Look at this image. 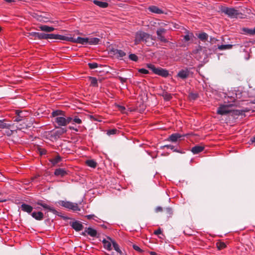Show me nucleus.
I'll return each mask as SVG.
<instances>
[{
	"instance_id": "nucleus-1",
	"label": "nucleus",
	"mask_w": 255,
	"mask_h": 255,
	"mask_svg": "<svg viewBox=\"0 0 255 255\" xmlns=\"http://www.w3.org/2000/svg\"><path fill=\"white\" fill-rule=\"evenodd\" d=\"M154 39L152 35L142 31H137L135 35L134 44L137 45L141 42H144L148 46L153 44L152 40Z\"/></svg>"
},
{
	"instance_id": "nucleus-2",
	"label": "nucleus",
	"mask_w": 255,
	"mask_h": 255,
	"mask_svg": "<svg viewBox=\"0 0 255 255\" xmlns=\"http://www.w3.org/2000/svg\"><path fill=\"white\" fill-rule=\"evenodd\" d=\"M221 10L222 12L224 13L231 18H244L243 13L235 8L223 6L221 8Z\"/></svg>"
},
{
	"instance_id": "nucleus-3",
	"label": "nucleus",
	"mask_w": 255,
	"mask_h": 255,
	"mask_svg": "<svg viewBox=\"0 0 255 255\" xmlns=\"http://www.w3.org/2000/svg\"><path fill=\"white\" fill-rule=\"evenodd\" d=\"M167 31V29L165 28L159 27L157 29L156 32L157 39L160 42L168 43L170 42L169 40H172V39L170 38L171 36H165V34Z\"/></svg>"
},
{
	"instance_id": "nucleus-4",
	"label": "nucleus",
	"mask_w": 255,
	"mask_h": 255,
	"mask_svg": "<svg viewBox=\"0 0 255 255\" xmlns=\"http://www.w3.org/2000/svg\"><path fill=\"white\" fill-rule=\"evenodd\" d=\"M146 67L152 71V72L158 76H162L163 77H167L169 73L168 71L164 69L161 67H156L154 65L149 63L146 64Z\"/></svg>"
},
{
	"instance_id": "nucleus-5",
	"label": "nucleus",
	"mask_w": 255,
	"mask_h": 255,
	"mask_svg": "<svg viewBox=\"0 0 255 255\" xmlns=\"http://www.w3.org/2000/svg\"><path fill=\"white\" fill-rule=\"evenodd\" d=\"M59 204L69 210H72L73 211H80V209L78 206V204L74 203L70 201H60L58 202Z\"/></svg>"
},
{
	"instance_id": "nucleus-6",
	"label": "nucleus",
	"mask_w": 255,
	"mask_h": 255,
	"mask_svg": "<svg viewBox=\"0 0 255 255\" xmlns=\"http://www.w3.org/2000/svg\"><path fill=\"white\" fill-rule=\"evenodd\" d=\"M35 204H37L42 206L43 208L47 209L49 211L51 212L54 214L57 215L60 217H62L61 213L56 211L53 207H51L47 204L43 203V201L39 200L35 203Z\"/></svg>"
},
{
	"instance_id": "nucleus-7",
	"label": "nucleus",
	"mask_w": 255,
	"mask_h": 255,
	"mask_svg": "<svg viewBox=\"0 0 255 255\" xmlns=\"http://www.w3.org/2000/svg\"><path fill=\"white\" fill-rule=\"evenodd\" d=\"M66 41L81 44L83 45H86L88 44V38L78 37L77 38H75L72 37L67 36Z\"/></svg>"
},
{
	"instance_id": "nucleus-8",
	"label": "nucleus",
	"mask_w": 255,
	"mask_h": 255,
	"mask_svg": "<svg viewBox=\"0 0 255 255\" xmlns=\"http://www.w3.org/2000/svg\"><path fill=\"white\" fill-rule=\"evenodd\" d=\"M232 105H221L217 110V113L221 115H226L231 112V110L229 109V107Z\"/></svg>"
},
{
	"instance_id": "nucleus-9",
	"label": "nucleus",
	"mask_w": 255,
	"mask_h": 255,
	"mask_svg": "<svg viewBox=\"0 0 255 255\" xmlns=\"http://www.w3.org/2000/svg\"><path fill=\"white\" fill-rule=\"evenodd\" d=\"M67 37L65 36L59 35V34H45L44 36V39H58L60 40H67Z\"/></svg>"
},
{
	"instance_id": "nucleus-10",
	"label": "nucleus",
	"mask_w": 255,
	"mask_h": 255,
	"mask_svg": "<svg viewBox=\"0 0 255 255\" xmlns=\"http://www.w3.org/2000/svg\"><path fill=\"white\" fill-rule=\"evenodd\" d=\"M55 128L57 129L53 132L51 134L52 137L57 138L60 137L64 133H66L67 131L66 128H58L55 126Z\"/></svg>"
},
{
	"instance_id": "nucleus-11",
	"label": "nucleus",
	"mask_w": 255,
	"mask_h": 255,
	"mask_svg": "<svg viewBox=\"0 0 255 255\" xmlns=\"http://www.w3.org/2000/svg\"><path fill=\"white\" fill-rule=\"evenodd\" d=\"M187 134H181L179 133H175L171 134L167 139V140L172 142H176L178 140H182Z\"/></svg>"
},
{
	"instance_id": "nucleus-12",
	"label": "nucleus",
	"mask_w": 255,
	"mask_h": 255,
	"mask_svg": "<svg viewBox=\"0 0 255 255\" xmlns=\"http://www.w3.org/2000/svg\"><path fill=\"white\" fill-rule=\"evenodd\" d=\"M190 75V71L189 70L186 68L185 69H181L180 70L177 75V76L183 80L187 79Z\"/></svg>"
},
{
	"instance_id": "nucleus-13",
	"label": "nucleus",
	"mask_w": 255,
	"mask_h": 255,
	"mask_svg": "<svg viewBox=\"0 0 255 255\" xmlns=\"http://www.w3.org/2000/svg\"><path fill=\"white\" fill-rule=\"evenodd\" d=\"M16 116L14 117V121L15 122H20L22 121L24 118L26 117V115L27 114L26 112L22 111H16Z\"/></svg>"
},
{
	"instance_id": "nucleus-14",
	"label": "nucleus",
	"mask_w": 255,
	"mask_h": 255,
	"mask_svg": "<svg viewBox=\"0 0 255 255\" xmlns=\"http://www.w3.org/2000/svg\"><path fill=\"white\" fill-rule=\"evenodd\" d=\"M54 122L58 127H65L66 126L65 117H64V116L56 117L54 119Z\"/></svg>"
},
{
	"instance_id": "nucleus-15",
	"label": "nucleus",
	"mask_w": 255,
	"mask_h": 255,
	"mask_svg": "<svg viewBox=\"0 0 255 255\" xmlns=\"http://www.w3.org/2000/svg\"><path fill=\"white\" fill-rule=\"evenodd\" d=\"M86 233L92 237H96L97 235V231L91 227L86 228L84 232L82 233V235L86 236Z\"/></svg>"
},
{
	"instance_id": "nucleus-16",
	"label": "nucleus",
	"mask_w": 255,
	"mask_h": 255,
	"mask_svg": "<svg viewBox=\"0 0 255 255\" xmlns=\"http://www.w3.org/2000/svg\"><path fill=\"white\" fill-rule=\"evenodd\" d=\"M27 36H31L34 38H37L38 39H44L45 33H39L36 32H31L28 33Z\"/></svg>"
},
{
	"instance_id": "nucleus-17",
	"label": "nucleus",
	"mask_w": 255,
	"mask_h": 255,
	"mask_svg": "<svg viewBox=\"0 0 255 255\" xmlns=\"http://www.w3.org/2000/svg\"><path fill=\"white\" fill-rule=\"evenodd\" d=\"M68 174V172L64 168H57L55 170L54 175L61 177H64Z\"/></svg>"
},
{
	"instance_id": "nucleus-18",
	"label": "nucleus",
	"mask_w": 255,
	"mask_h": 255,
	"mask_svg": "<svg viewBox=\"0 0 255 255\" xmlns=\"http://www.w3.org/2000/svg\"><path fill=\"white\" fill-rule=\"evenodd\" d=\"M204 148L205 147L203 145H196L191 148V151L193 154H196L203 151Z\"/></svg>"
},
{
	"instance_id": "nucleus-19",
	"label": "nucleus",
	"mask_w": 255,
	"mask_h": 255,
	"mask_svg": "<svg viewBox=\"0 0 255 255\" xmlns=\"http://www.w3.org/2000/svg\"><path fill=\"white\" fill-rule=\"evenodd\" d=\"M72 227L76 231H80L83 228V226L79 221L73 222L71 224Z\"/></svg>"
},
{
	"instance_id": "nucleus-20",
	"label": "nucleus",
	"mask_w": 255,
	"mask_h": 255,
	"mask_svg": "<svg viewBox=\"0 0 255 255\" xmlns=\"http://www.w3.org/2000/svg\"><path fill=\"white\" fill-rule=\"evenodd\" d=\"M148 9L149 11L156 13V14H162L164 13V11L158 8L157 6L155 5H151L148 7Z\"/></svg>"
},
{
	"instance_id": "nucleus-21",
	"label": "nucleus",
	"mask_w": 255,
	"mask_h": 255,
	"mask_svg": "<svg viewBox=\"0 0 255 255\" xmlns=\"http://www.w3.org/2000/svg\"><path fill=\"white\" fill-rule=\"evenodd\" d=\"M21 209L23 212H27L28 214L31 213L33 210V207L29 205L22 203L21 205Z\"/></svg>"
},
{
	"instance_id": "nucleus-22",
	"label": "nucleus",
	"mask_w": 255,
	"mask_h": 255,
	"mask_svg": "<svg viewBox=\"0 0 255 255\" xmlns=\"http://www.w3.org/2000/svg\"><path fill=\"white\" fill-rule=\"evenodd\" d=\"M31 216L36 220L40 221L44 218L43 214L40 212H33L31 214Z\"/></svg>"
},
{
	"instance_id": "nucleus-23",
	"label": "nucleus",
	"mask_w": 255,
	"mask_h": 255,
	"mask_svg": "<svg viewBox=\"0 0 255 255\" xmlns=\"http://www.w3.org/2000/svg\"><path fill=\"white\" fill-rule=\"evenodd\" d=\"M11 124L7 122L5 119L0 120V128L9 129Z\"/></svg>"
},
{
	"instance_id": "nucleus-24",
	"label": "nucleus",
	"mask_w": 255,
	"mask_h": 255,
	"mask_svg": "<svg viewBox=\"0 0 255 255\" xmlns=\"http://www.w3.org/2000/svg\"><path fill=\"white\" fill-rule=\"evenodd\" d=\"M93 3L101 8H106L109 5L108 2L105 1H101L98 0H94Z\"/></svg>"
},
{
	"instance_id": "nucleus-25",
	"label": "nucleus",
	"mask_w": 255,
	"mask_h": 255,
	"mask_svg": "<svg viewBox=\"0 0 255 255\" xmlns=\"http://www.w3.org/2000/svg\"><path fill=\"white\" fill-rule=\"evenodd\" d=\"M165 147L167 148H168V149H170L171 150H172L173 152H178V153H184V152L180 150H178L177 148H175V146H174L173 145H171V144L164 145L161 146V148L163 149L164 148H165Z\"/></svg>"
},
{
	"instance_id": "nucleus-26",
	"label": "nucleus",
	"mask_w": 255,
	"mask_h": 255,
	"mask_svg": "<svg viewBox=\"0 0 255 255\" xmlns=\"http://www.w3.org/2000/svg\"><path fill=\"white\" fill-rule=\"evenodd\" d=\"M39 28L41 30L47 32L53 31L55 29V28L53 27L49 26L46 25H41L39 26Z\"/></svg>"
},
{
	"instance_id": "nucleus-27",
	"label": "nucleus",
	"mask_w": 255,
	"mask_h": 255,
	"mask_svg": "<svg viewBox=\"0 0 255 255\" xmlns=\"http://www.w3.org/2000/svg\"><path fill=\"white\" fill-rule=\"evenodd\" d=\"M88 44L90 45H96L98 44L100 41V39L96 37H88Z\"/></svg>"
},
{
	"instance_id": "nucleus-28",
	"label": "nucleus",
	"mask_w": 255,
	"mask_h": 255,
	"mask_svg": "<svg viewBox=\"0 0 255 255\" xmlns=\"http://www.w3.org/2000/svg\"><path fill=\"white\" fill-rule=\"evenodd\" d=\"M114 54L117 55L118 58H122L126 56V53L123 50L116 49L113 50Z\"/></svg>"
},
{
	"instance_id": "nucleus-29",
	"label": "nucleus",
	"mask_w": 255,
	"mask_h": 255,
	"mask_svg": "<svg viewBox=\"0 0 255 255\" xmlns=\"http://www.w3.org/2000/svg\"><path fill=\"white\" fill-rule=\"evenodd\" d=\"M186 34L183 36V40L184 42H188L194 37L193 34L189 31H186Z\"/></svg>"
},
{
	"instance_id": "nucleus-30",
	"label": "nucleus",
	"mask_w": 255,
	"mask_h": 255,
	"mask_svg": "<svg viewBox=\"0 0 255 255\" xmlns=\"http://www.w3.org/2000/svg\"><path fill=\"white\" fill-rule=\"evenodd\" d=\"M108 238L111 241L114 250L116 251L118 253L121 254L122 252L120 250L118 244L114 240H112L111 238L109 237H108Z\"/></svg>"
},
{
	"instance_id": "nucleus-31",
	"label": "nucleus",
	"mask_w": 255,
	"mask_h": 255,
	"mask_svg": "<svg viewBox=\"0 0 255 255\" xmlns=\"http://www.w3.org/2000/svg\"><path fill=\"white\" fill-rule=\"evenodd\" d=\"M102 243L104 245V247L105 249L111 251L112 250V247H111V242H109L108 241H107L105 239H104L102 241Z\"/></svg>"
},
{
	"instance_id": "nucleus-32",
	"label": "nucleus",
	"mask_w": 255,
	"mask_h": 255,
	"mask_svg": "<svg viewBox=\"0 0 255 255\" xmlns=\"http://www.w3.org/2000/svg\"><path fill=\"white\" fill-rule=\"evenodd\" d=\"M245 111L243 110H231V112L230 113H232V115L233 116H239L240 115H245L244 113L245 112Z\"/></svg>"
},
{
	"instance_id": "nucleus-33",
	"label": "nucleus",
	"mask_w": 255,
	"mask_h": 255,
	"mask_svg": "<svg viewBox=\"0 0 255 255\" xmlns=\"http://www.w3.org/2000/svg\"><path fill=\"white\" fill-rule=\"evenodd\" d=\"M53 117H57L59 116H65V112L61 110H56L52 113Z\"/></svg>"
},
{
	"instance_id": "nucleus-34",
	"label": "nucleus",
	"mask_w": 255,
	"mask_h": 255,
	"mask_svg": "<svg viewBox=\"0 0 255 255\" xmlns=\"http://www.w3.org/2000/svg\"><path fill=\"white\" fill-rule=\"evenodd\" d=\"M164 211L168 218L171 217L173 213V209L171 207H167L164 208Z\"/></svg>"
},
{
	"instance_id": "nucleus-35",
	"label": "nucleus",
	"mask_w": 255,
	"mask_h": 255,
	"mask_svg": "<svg viewBox=\"0 0 255 255\" xmlns=\"http://www.w3.org/2000/svg\"><path fill=\"white\" fill-rule=\"evenodd\" d=\"M198 37L202 41H205L208 40V35L205 32L199 33Z\"/></svg>"
},
{
	"instance_id": "nucleus-36",
	"label": "nucleus",
	"mask_w": 255,
	"mask_h": 255,
	"mask_svg": "<svg viewBox=\"0 0 255 255\" xmlns=\"http://www.w3.org/2000/svg\"><path fill=\"white\" fill-rule=\"evenodd\" d=\"M61 157L59 155H57L55 157L50 159V161L54 165L59 162L61 160Z\"/></svg>"
},
{
	"instance_id": "nucleus-37",
	"label": "nucleus",
	"mask_w": 255,
	"mask_h": 255,
	"mask_svg": "<svg viewBox=\"0 0 255 255\" xmlns=\"http://www.w3.org/2000/svg\"><path fill=\"white\" fill-rule=\"evenodd\" d=\"M233 45L232 44H223L219 45L218 48L221 50L231 49Z\"/></svg>"
},
{
	"instance_id": "nucleus-38",
	"label": "nucleus",
	"mask_w": 255,
	"mask_h": 255,
	"mask_svg": "<svg viewBox=\"0 0 255 255\" xmlns=\"http://www.w3.org/2000/svg\"><path fill=\"white\" fill-rule=\"evenodd\" d=\"M86 164L91 167L95 168L97 166L96 162L94 160H87L86 161Z\"/></svg>"
},
{
	"instance_id": "nucleus-39",
	"label": "nucleus",
	"mask_w": 255,
	"mask_h": 255,
	"mask_svg": "<svg viewBox=\"0 0 255 255\" xmlns=\"http://www.w3.org/2000/svg\"><path fill=\"white\" fill-rule=\"evenodd\" d=\"M244 31L246 32L247 34H249L251 35H255V27L252 29V28H244Z\"/></svg>"
},
{
	"instance_id": "nucleus-40",
	"label": "nucleus",
	"mask_w": 255,
	"mask_h": 255,
	"mask_svg": "<svg viewBox=\"0 0 255 255\" xmlns=\"http://www.w3.org/2000/svg\"><path fill=\"white\" fill-rule=\"evenodd\" d=\"M162 96L166 101H170L172 98V95L166 92H163Z\"/></svg>"
},
{
	"instance_id": "nucleus-41",
	"label": "nucleus",
	"mask_w": 255,
	"mask_h": 255,
	"mask_svg": "<svg viewBox=\"0 0 255 255\" xmlns=\"http://www.w3.org/2000/svg\"><path fill=\"white\" fill-rule=\"evenodd\" d=\"M216 246L219 250H221L226 247L225 243L222 242H218L216 243Z\"/></svg>"
},
{
	"instance_id": "nucleus-42",
	"label": "nucleus",
	"mask_w": 255,
	"mask_h": 255,
	"mask_svg": "<svg viewBox=\"0 0 255 255\" xmlns=\"http://www.w3.org/2000/svg\"><path fill=\"white\" fill-rule=\"evenodd\" d=\"M90 79L91 80V85L93 87H98V82L96 78L90 77Z\"/></svg>"
},
{
	"instance_id": "nucleus-43",
	"label": "nucleus",
	"mask_w": 255,
	"mask_h": 255,
	"mask_svg": "<svg viewBox=\"0 0 255 255\" xmlns=\"http://www.w3.org/2000/svg\"><path fill=\"white\" fill-rule=\"evenodd\" d=\"M119 130L116 128H113L111 129H109L107 131V134L108 135H114L117 134L119 132Z\"/></svg>"
},
{
	"instance_id": "nucleus-44",
	"label": "nucleus",
	"mask_w": 255,
	"mask_h": 255,
	"mask_svg": "<svg viewBox=\"0 0 255 255\" xmlns=\"http://www.w3.org/2000/svg\"><path fill=\"white\" fill-rule=\"evenodd\" d=\"M158 25L160 26L159 27H162V28L166 27L167 28L166 29H167V30L171 29V27H168V24L167 23H165L163 22H158Z\"/></svg>"
},
{
	"instance_id": "nucleus-45",
	"label": "nucleus",
	"mask_w": 255,
	"mask_h": 255,
	"mask_svg": "<svg viewBox=\"0 0 255 255\" xmlns=\"http://www.w3.org/2000/svg\"><path fill=\"white\" fill-rule=\"evenodd\" d=\"M128 58L130 60L136 62L137 61L138 58V57L134 54H130L128 56Z\"/></svg>"
},
{
	"instance_id": "nucleus-46",
	"label": "nucleus",
	"mask_w": 255,
	"mask_h": 255,
	"mask_svg": "<svg viewBox=\"0 0 255 255\" xmlns=\"http://www.w3.org/2000/svg\"><path fill=\"white\" fill-rule=\"evenodd\" d=\"M89 68L91 69H94L98 67V64L95 62L88 63Z\"/></svg>"
},
{
	"instance_id": "nucleus-47",
	"label": "nucleus",
	"mask_w": 255,
	"mask_h": 255,
	"mask_svg": "<svg viewBox=\"0 0 255 255\" xmlns=\"http://www.w3.org/2000/svg\"><path fill=\"white\" fill-rule=\"evenodd\" d=\"M198 97V94H196V93H190L189 94V98L192 99V100H196Z\"/></svg>"
},
{
	"instance_id": "nucleus-48",
	"label": "nucleus",
	"mask_w": 255,
	"mask_h": 255,
	"mask_svg": "<svg viewBox=\"0 0 255 255\" xmlns=\"http://www.w3.org/2000/svg\"><path fill=\"white\" fill-rule=\"evenodd\" d=\"M138 71L139 73L143 74H147L149 73V71L147 70L144 68L139 69H138Z\"/></svg>"
},
{
	"instance_id": "nucleus-49",
	"label": "nucleus",
	"mask_w": 255,
	"mask_h": 255,
	"mask_svg": "<svg viewBox=\"0 0 255 255\" xmlns=\"http://www.w3.org/2000/svg\"><path fill=\"white\" fill-rule=\"evenodd\" d=\"M73 121L77 124H81L82 123L81 120L79 119L78 117H75L73 119Z\"/></svg>"
},
{
	"instance_id": "nucleus-50",
	"label": "nucleus",
	"mask_w": 255,
	"mask_h": 255,
	"mask_svg": "<svg viewBox=\"0 0 255 255\" xmlns=\"http://www.w3.org/2000/svg\"><path fill=\"white\" fill-rule=\"evenodd\" d=\"M132 248L134 250L137 251L139 253H142L143 252V251L138 246L136 245H133Z\"/></svg>"
},
{
	"instance_id": "nucleus-51",
	"label": "nucleus",
	"mask_w": 255,
	"mask_h": 255,
	"mask_svg": "<svg viewBox=\"0 0 255 255\" xmlns=\"http://www.w3.org/2000/svg\"><path fill=\"white\" fill-rule=\"evenodd\" d=\"M118 79L120 81V82L122 83H125L127 81V78H123L121 76L118 77Z\"/></svg>"
},
{
	"instance_id": "nucleus-52",
	"label": "nucleus",
	"mask_w": 255,
	"mask_h": 255,
	"mask_svg": "<svg viewBox=\"0 0 255 255\" xmlns=\"http://www.w3.org/2000/svg\"><path fill=\"white\" fill-rule=\"evenodd\" d=\"M154 234L156 235H158L162 234V231L160 228L158 229L157 230L154 231Z\"/></svg>"
},
{
	"instance_id": "nucleus-53",
	"label": "nucleus",
	"mask_w": 255,
	"mask_h": 255,
	"mask_svg": "<svg viewBox=\"0 0 255 255\" xmlns=\"http://www.w3.org/2000/svg\"><path fill=\"white\" fill-rule=\"evenodd\" d=\"M65 120H66V126L69 124L73 119L69 117H67V118H65Z\"/></svg>"
},
{
	"instance_id": "nucleus-54",
	"label": "nucleus",
	"mask_w": 255,
	"mask_h": 255,
	"mask_svg": "<svg viewBox=\"0 0 255 255\" xmlns=\"http://www.w3.org/2000/svg\"><path fill=\"white\" fill-rule=\"evenodd\" d=\"M155 211L156 212H162V211H164V210L163 209L162 207H161L160 206H158L155 208Z\"/></svg>"
},
{
	"instance_id": "nucleus-55",
	"label": "nucleus",
	"mask_w": 255,
	"mask_h": 255,
	"mask_svg": "<svg viewBox=\"0 0 255 255\" xmlns=\"http://www.w3.org/2000/svg\"><path fill=\"white\" fill-rule=\"evenodd\" d=\"M216 41H217V40L214 37H211L210 38V42L211 43H215Z\"/></svg>"
},
{
	"instance_id": "nucleus-56",
	"label": "nucleus",
	"mask_w": 255,
	"mask_h": 255,
	"mask_svg": "<svg viewBox=\"0 0 255 255\" xmlns=\"http://www.w3.org/2000/svg\"><path fill=\"white\" fill-rule=\"evenodd\" d=\"M40 153L41 155H44L46 153V150L44 149H40Z\"/></svg>"
},
{
	"instance_id": "nucleus-57",
	"label": "nucleus",
	"mask_w": 255,
	"mask_h": 255,
	"mask_svg": "<svg viewBox=\"0 0 255 255\" xmlns=\"http://www.w3.org/2000/svg\"><path fill=\"white\" fill-rule=\"evenodd\" d=\"M95 217V216L94 215H88L86 216V217L89 220L93 219Z\"/></svg>"
},
{
	"instance_id": "nucleus-58",
	"label": "nucleus",
	"mask_w": 255,
	"mask_h": 255,
	"mask_svg": "<svg viewBox=\"0 0 255 255\" xmlns=\"http://www.w3.org/2000/svg\"><path fill=\"white\" fill-rule=\"evenodd\" d=\"M119 109L122 112H124V111L125 110L126 108L124 106H119Z\"/></svg>"
},
{
	"instance_id": "nucleus-59",
	"label": "nucleus",
	"mask_w": 255,
	"mask_h": 255,
	"mask_svg": "<svg viewBox=\"0 0 255 255\" xmlns=\"http://www.w3.org/2000/svg\"><path fill=\"white\" fill-rule=\"evenodd\" d=\"M69 128L70 129H73V130H75V131H77L78 130L77 128H74V127H73L70 126V127H69Z\"/></svg>"
},
{
	"instance_id": "nucleus-60",
	"label": "nucleus",
	"mask_w": 255,
	"mask_h": 255,
	"mask_svg": "<svg viewBox=\"0 0 255 255\" xmlns=\"http://www.w3.org/2000/svg\"><path fill=\"white\" fill-rule=\"evenodd\" d=\"M251 141H252V142H255V136H254L252 138H251Z\"/></svg>"
},
{
	"instance_id": "nucleus-61",
	"label": "nucleus",
	"mask_w": 255,
	"mask_h": 255,
	"mask_svg": "<svg viewBox=\"0 0 255 255\" xmlns=\"http://www.w3.org/2000/svg\"><path fill=\"white\" fill-rule=\"evenodd\" d=\"M150 254L151 255H157V254L155 252H151L150 253Z\"/></svg>"
},
{
	"instance_id": "nucleus-62",
	"label": "nucleus",
	"mask_w": 255,
	"mask_h": 255,
	"mask_svg": "<svg viewBox=\"0 0 255 255\" xmlns=\"http://www.w3.org/2000/svg\"><path fill=\"white\" fill-rule=\"evenodd\" d=\"M34 179H35V177H34V178H32L31 179V180H32V181H33V180H34Z\"/></svg>"
},
{
	"instance_id": "nucleus-63",
	"label": "nucleus",
	"mask_w": 255,
	"mask_h": 255,
	"mask_svg": "<svg viewBox=\"0 0 255 255\" xmlns=\"http://www.w3.org/2000/svg\"><path fill=\"white\" fill-rule=\"evenodd\" d=\"M36 209H40V208L39 207H37Z\"/></svg>"
},
{
	"instance_id": "nucleus-64",
	"label": "nucleus",
	"mask_w": 255,
	"mask_h": 255,
	"mask_svg": "<svg viewBox=\"0 0 255 255\" xmlns=\"http://www.w3.org/2000/svg\"><path fill=\"white\" fill-rule=\"evenodd\" d=\"M1 28L0 27V31H1Z\"/></svg>"
}]
</instances>
